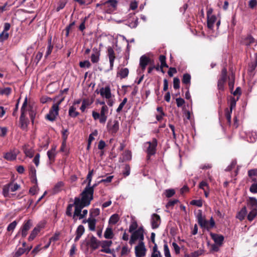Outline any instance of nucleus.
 Returning a JSON list of instances; mask_svg holds the SVG:
<instances>
[{
  "label": "nucleus",
  "instance_id": "f257e3e1",
  "mask_svg": "<svg viewBox=\"0 0 257 257\" xmlns=\"http://www.w3.org/2000/svg\"><path fill=\"white\" fill-rule=\"evenodd\" d=\"M81 197H75L74 198V217L77 216L82 212L83 208L88 206L91 201L88 200L83 196H80Z\"/></svg>",
  "mask_w": 257,
  "mask_h": 257
},
{
  "label": "nucleus",
  "instance_id": "f03ea898",
  "mask_svg": "<svg viewBox=\"0 0 257 257\" xmlns=\"http://www.w3.org/2000/svg\"><path fill=\"white\" fill-rule=\"evenodd\" d=\"M100 243L101 241L98 240L94 236L92 235L88 240L84 241L81 246L82 248L84 246L86 251L88 250L89 247L92 250H95L100 246Z\"/></svg>",
  "mask_w": 257,
  "mask_h": 257
},
{
  "label": "nucleus",
  "instance_id": "7ed1b4c3",
  "mask_svg": "<svg viewBox=\"0 0 257 257\" xmlns=\"http://www.w3.org/2000/svg\"><path fill=\"white\" fill-rule=\"evenodd\" d=\"M97 183L94 184L92 186L87 185L83 191L80 194V196H83L90 200L91 201L93 199V194L94 188L97 186Z\"/></svg>",
  "mask_w": 257,
  "mask_h": 257
},
{
  "label": "nucleus",
  "instance_id": "20e7f679",
  "mask_svg": "<svg viewBox=\"0 0 257 257\" xmlns=\"http://www.w3.org/2000/svg\"><path fill=\"white\" fill-rule=\"evenodd\" d=\"M107 130L112 135H115L119 128V124L117 120L109 119L106 125Z\"/></svg>",
  "mask_w": 257,
  "mask_h": 257
},
{
  "label": "nucleus",
  "instance_id": "39448f33",
  "mask_svg": "<svg viewBox=\"0 0 257 257\" xmlns=\"http://www.w3.org/2000/svg\"><path fill=\"white\" fill-rule=\"evenodd\" d=\"M20 186L17 183L13 184L10 182L4 186L3 188V194L5 197H10L9 191L15 192L18 190Z\"/></svg>",
  "mask_w": 257,
  "mask_h": 257
},
{
  "label": "nucleus",
  "instance_id": "423d86ee",
  "mask_svg": "<svg viewBox=\"0 0 257 257\" xmlns=\"http://www.w3.org/2000/svg\"><path fill=\"white\" fill-rule=\"evenodd\" d=\"M145 144L148 145V147L146 151L147 154L149 155H155L158 145L157 140L156 138H153L152 142H147Z\"/></svg>",
  "mask_w": 257,
  "mask_h": 257
},
{
  "label": "nucleus",
  "instance_id": "0eeeda50",
  "mask_svg": "<svg viewBox=\"0 0 257 257\" xmlns=\"http://www.w3.org/2000/svg\"><path fill=\"white\" fill-rule=\"evenodd\" d=\"M151 62V59L149 57L146 56V55H143L141 57L140 59V69L137 70V72L138 74H140L143 73L145 70L147 66Z\"/></svg>",
  "mask_w": 257,
  "mask_h": 257
},
{
  "label": "nucleus",
  "instance_id": "6e6552de",
  "mask_svg": "<svg viewBox=\"0 0 257 257\" xmlns=\"http://www.w3.org/2000/svg\"><path fill=\"white\" fill-rule=\"evenodd\" d=\"M135 250L136 257H144L146 255L147 249L144 242H139L138 245L136 246Z\"/></svg>",
  "mask_w": 257,
  "mask_h": 257
},
{
  "label": "nucleus",
  "instance_id": "1a4fd4ad",
  "mask_svg": "<svg viewBox=\"0 0 257 257\" xmlns=\"http://www.w3.org/2000/svg\"><path fill=\"white\" fill-rule=\"evenodd\" d=\"M58 114L59 110L57 109V107L52 106L49 110V113L45 116V118L49 121H54Z\"/></svg>",
  "mask_w": 257,
  "mask_h": 257
},
{
  "label": "nucleus",
  "instance_id": "9d476101",
  "mask_svg": "<svg viewBox=\"0 0 257 257\" xmlns=\"http://www.w3.org/2000/svg\"><path fill=\"white\" fill-rule=\"evenodd\" d=\"M29 123L28 118L26 117V113L21 112L20 117V124L19 126L23 130H26L28 127Z\"/></svg>",
  "mask_w": 257,
  "mask_h": 257
},
{
  "label": "nucleus",
  "instance_id": "9b49d317",
  "mask_svg": "<svg viewBox=\"0 0 257 257\" xmlns=\"http://www.w3.org/2000/svg\"><path fill=\"white\" fill-rule=\"evenodd\" d=\"M32 226V223L31 220L25 221L21 227V234L23 237H25L27 234L28 231Z\"/></svg>",
  "mask_w": 257,
  "mask_h": 257
},
{
  "label": "nucleus",
  "instance_id": "f8f14e48",
  "mask_svg": "<svg viewBox=\"0 0 257 257\" xmlns=\"http://www.w3.org/2000/svg\"><path fill=\"white\" fill-rule=\"evenodd\" d=\"M161 220L159 215L154 213L152 215L151 218V226L153 229L158 228L161 223Z\"/></svg>",
  "mask_w": 257,
  "mask_h": 257
},
{
  "label": "nucleus",
  "instance_id": "ddd939ff",
  "mask_svg": "<svg viewBox=\"0 0 257 257\" xmlns=\"http://www.w3.org/2000/svg\"><path fill=\"white\" fill-rule=\"evenodd\" d=\"M107 55L109 58L110 63V70H112L113 68L114 61L115 59L114 51L111 47H108L107 48Z\"/></svg>",
  "mask_w": 257,
  "mask_h": 257
},
{
  "label": "nucleus",
  "instance_id": "4468645a",
  "mask_svg": "<svg viewBox=\"0 0 257 257\" xmlns=\"http://www.w3.org/2000/svg\"><path fill=\"white\" fill-rule=\"evenodd\" d=\"M108 108L106 105L102 106L100 113V118H99V122L101 124H104L107 120V116L106 113L108 112Z\"/></svg>",
  "mask_w": 257,
  "mask_h": 257
},
{
  "label": "nucleus",
  "instance_id": "2eb2a0df",
  "mask_svg": "<svg viewBox=\"0 0 257 257\" xmlns=\"http://www.w3.org/2000/svg\"><path fill=\"white\" fill-rule=\"evenodd\" d=\"M247 206L250 210H257V199L253 197H249L246 200Z\"/></svg>",
  "mask_w": 257,
  "mask_h": 257
},
{
  "label": "nucleus",
  "instance_id": "dca6fc26",
  "mask_svg": "<svg viewBox=\"0 0 257 257\" xmlns=\"http://www.w3.org/2000/svg\"><path fill=\"white\" fill-rule=\"evenodd\" d=\"M95 92L98 93L99 92L96 90ZM99 93L102 96H104L106 99H109L111 97V91L109 86H107L105 88H101L100 89Z\"/></svg>",
  "mask_w": 257,
  "mask_h": 257
},
{
  "label": "nucleus",
  "instance_id": "f3484780",
  "mask_svg": "<svg viewBox=\"0 0 257 257\" xmlns=\"http://www.w3.org/2000/svg\"><path fill=\"white\" fill-rule=\"evenodd\" d=\"M247 175L252 183H257V168L248 170Z\"/></svg>",
  "mask_w": 257,
  "mask_h": 257
},
{
  "label": "nucleus",
  "instance_id": "a211bd4d",
  "mask_svg": "<svg viewBox=\"0 0 257 257\" xmlns=\"http://www.w3.org/2000/svg\"><path fill=\"white\" fill-rule=\"evenodd\" d=\"M211 236L216 244L219 246H221L224 240V237L223 235L215 233H211Z\"/></svg>",
  "mask_w": 257,
  "mask_h": 257
},
{
  "label": "nucleus",
  "instance_id": "6ab92c4d",
  "mask_svg": "<svg viewBox=\"0 0 257 257\" xmlns=\"http://www.w3.org/2000/svg\"><path fill=\"white\" fill-rule=\"evenodd\" d=\"M17 153L14 151H11L5 154L4 156V159L9 161H13L16 159Z\"/></svg>",
  "mask_w": 257,
  "mask_h": 257
},
{
  "label": "nucleus",
  "instance_id": "aec40b11",
  "mask_svg": "<svg viewBox=\"0 0 257 257\" xmlns=\"http://www.w3.org/2000/svg\"><path fill=\"white\" fill-rule=\"evenodd\" d=\"M197 222L199 225L201 226H204L205 224L206 223V220L205 217L202 215V210H199L197 215Z\"/></svg>",
  "mask_w": 257,
  "mask_h": 257
},
{
  "label": "nucleus",
  "instance_id": "412c9836",
  "mask_svg": "<svg viewBox=\"0 0 257 257\" xmlns=\"http://www.w3.org/2000/svg\"><path fill=\"white\" fill-rule=\"evenodd\" d=\"M30 175L31 182L37 185L38 182L36 177V170L33 166H31L30 168Z\"/></svg>",
  "mask_w": 257,
  "mask_h": 257
},
{
  "label": "nucleus",
  "instance_id": "4be33fe9",
  "mask_svg": "<svg viewBox=\"0 0 257 257\" xmlns=\"http://www.w3.org/2000/svg\"><path fill=\"white\" fill-rule=\"evenodd\" d=\"M129 73V70L127 68H121L117 72V76H119L120 79H123L127 77Z\"/></svg>",
  "mask_w": 257,
  "mask_h": 257
},
{
  "label": "nucleus",
  "instance_id": "5701e85b",
  "mask_svg": "<svg viewBox=\"0 0 257 257\" xmlns=\"http://www.w3.org/2000/svg\"><path fill=\"white\" fill-rule=\"evenodd\" d=\"M247 214V209L246 206H244L242 209L238 212L236 215V218L239 220H243Z\"/></svg>",
  "mask_w": 257,
  "mask_h": 257
},
{
  "label": "nucleus",
  "instance_id": "b1692460",
  "mask_svg": "<svg viewBox=\"0 0 257 257\" xmlns=\"http://www.w3.org/2000/svg\"><path fill=\"white\" fill-rule=\"evenodd\" d=\"M88 228L90 231H95L96 223V219L94 218L89 217L87 219Z\"/></svg>",
  "mask_w": 257,
  "mask_h": 257
},
{
  "label": "nucleus",
  "instance_id": "393cba45",
  "mask_svg": "<svg viewBox=\"0 0 257 257\" xmlns=\"http://www.w3.org/2000/svg\"><path fill=\"white\" fill-rule=\"evenodd\" d=\"M55 150V148H53L47 152V154L50 161V164H52L55 162L56 156Z\"/></svg>",
  "mask_w": 257,
  "mask_h": 257
},
{
  "label": "nucleus",
  "instance_id": "a878e982",
  "mask_svg": "<svg viewBox=\"0 0 257 257\" xmlns=\"http://www.w3.org/2000/svg\"><path fill=\"white\" fill-rule=\"evenodd\" d=\"M207 18V27L209 29H213V25L215 22L216 21V17L215 15H212L209 17L208 14Z\"/></svg>",
  "mask_w": 257,
  "mask_h": 257
},
{
  "label": "nucleus",
  "instance_id": "bb28decb",
  "mask_svg": "<svg viewBox=\"0 0 257 257\" xmlns=\"http://www.w3.org/2000/svg\"><path fill=\"white\" fill-rule=\"evenodd\" d=\"M53 45L52 44V37H50L48 41V46L47 48V51L45 55V57L46 58L48 57L52 53L53 49Z\"/></svg>",
  "mask_w": 257,
  "mask_h": 257
},
{
  "label": "nucleus",
  "instance_id": "cd10ccee",
  "mask_svg": "<svg viewBox=\"0 0 257 257\" xmlns=\"http://www.w3.org/2000/svg\"><path fill=\"white\" fill-rule=\"evenodd\" d=\"M255 42V39L251 35H248L243 40L244 45L249 46Z\"/></svg>",
  "mask_w": 257,
  "mask_h": 257
},
{
  "label": "nucleus",
  "instance_id": "c85d7f7f",
  "mask_svg": "<svg viewBox=\"0 0 257 257\" xmlns=\"http://www.w3.org/2000/svg\"><path fill=\"white\" fill-rule=\"evenodd\" d=\"M215 223L212 217L210 219L209 222L206 220V223L205 224L204 226H201L202 228H205L209 230L215 226Z\"/></svg>",
  "mask_w": 257,
  "mask_h": 257
},
{
  "label": "nucleus",
  "instance_id": "c756f323",
  "mask_svg": "<svg viewBox=\"0 0 257 257\" xmlns=\"http://www.w3.org/2000/svg\"><path fill=\"white\" fill-rule=\"evenodd\" d=\"M228 86L230 91L231 92L234 88V84L235 81V74L233 73H231V74L230 76L228 77Z\"/></svg>",
  "mask_w": 257,
  "mask_h": 257
},
{
  "label": "nucleus",
  "instance_id": "7c9ffc66",
  "mask_svg": "<svg viewBox=\"0 0 257 257\" xmlns=\"http://www.w3.org/2000/svg\"><path fill=\"white\" fill-rule=\"evenodd\" d=\"M182 83L186 86H190L191 83V75L188 73H185L183 75L182 80Z\"/></svg>",
  "mask_w": 257,
  "mask_h": 257
},
{
  "label": "nucleus",
  "instance_id": "2f4dec72",
  "mask_svg": "<svg viewBox=\"0 0 257 257\" xmlns=\"http://www.w3.org/2000/svg\"><path fill=\"white\" fill-rule=\"evenodd\" d=\"M76 108L74 105H72L69 107L68 114L70 117L74 118L79 114V112L76 111Z\"/></svg>",
  "mask_w": 257,
  "mask_h": 257
},
{
  "label": "nucleus",
  "instance_id": "473e14b6",
  "mask_svg": "<svg viewBox=\"0 0 257 257\" xmlns=\"http://www.w3.org/2000/svg\"><path fill=\"white\" fill-rule=\"evenodd\" d=\"M104 236L106 239H112L113 237V233L112 228L107 227L104 232Z\"/></svg>",
  "mask_w": 257,
  "mask_h": 257
},
{
  "label": "nucleus",
  "instance_id": "72a5a7b5",
  "mask_svg": "<svg viewBox=\"0 0 257 257\" xmlns=\"http://www.w3.org/2000/svg\"><path fill=\"white\" fill-rule=\"evenodd\" d=\"M142 232H144V228L143 226L140 227L137 230L133 232L132 235L136 239H139L140 235Z\"/></svg>",
  "mask_w": 257,
  "mask_h": 257
},
{
  "label": "nucleus",
  "instance_id": "f704fd0d",
  "mask_svg": "<svg viewBox=\"0 0 257 257\" xmlns=\"http://www.w3.org/2000/svg\"><path fill=\"white\" fill-rule=\"evenodd\" d=\"M227 79V71L225 67H224L221 72L220 78L218 80L226 81Z\"/></svg>",
  "mask_w": 257,
  "mask_h": 257
},
{
  "label": "nucleus",
  "instance_id": "c9c22d12",
  "mask_svg": "<svg viewBox=\"0 0 257 257\" xmlns=\"http://www.w3.org/2000/svg\"><path fill=\"white\" fill-rule=\"evenodd\" d=\"M40 230L39 228L35 227L34 229L32 231L28 238L29 241L33 240L35 238L38 233L40 232Z\"/></svg>",
  "mask_w": 257,
  "mask_h": 257
},
{
  "label": "nucleus",
  "instance_id": "e433bc0d",
  "mask_svg": "<svg viewBox=\"0 0 257 257\" xmlns=\"http://www.w3.org/2000/svg\"><path fill=\"white\" fill-rule=\"evenodd\" d=\"M63 186L64 183L62 182H58L53 188V192L54 193H58L60 192Z\"/></svg>",
  "mask_w": 257,
  "mask_h": 257
},
{
  "label": "nucleus",
  "instance_id": "4c0bfd02",
  "mask_svg": "<svg viewBox=\"0 0 257 257\" xmlns=\"http://www.w3.org/2000/svg\"><path fill=\"white\" fill-rule=\"evenodd\" d=\"M119 219V215L117 214H114L110 216L109 219V223L115 224L118 221Z\"/></svg>",
  "mask_w": 257,
  "mask_h": 257
},
{
  "label": "nucleus",
  "instance_id": "58836bf2",
  "mask_svg": "<svg viewBox=\"0 0 257 257\" xmlns=\"http://www.w3.org/2000/svg\"><path fill=\"white\" fill-rule=\"evenodd\" d=\"M117 0H108L104 3H102V5H108L111 8L115 9L117 7Z\"/></svg>",
  "mask_w": 257,
  "mask_h": 257
},
{
  "label": "nucleus",
  "instance_id": "ea45409f",
  "mask_svg": "<svg viewBox=\"0 0 257 257\" xmlns=\"http://www.w3.org/2000/svg\"><path fill=\"white\" fill-rule=\"evenodd\" d=\"M12 88L9 87L0 89V94L1 95L9 96L12 93Z\"/></svg>",
  "mask_w": 257,
  "mask_h": 257
},
{
  "label": "nucleus",
  "instance_id": "a19ab883",
  "mask_svg": "<svg viewBox=\"0 0 257 257\" xmlns=\"http://www.w3.org/2000/svg\"><path fill=\"white\" fill-rule=\"evenodd\" d=\"M96 53L95 54H92L91 56V61L92 63H95L98 62L99 61V52H97V49H95Z\"/></svg>",
  "mask_w": 257,
  "mask_h": 257
},
{
  "label": "nucleus",
  "instance_id": "79ce46f5",
  "mask_svg": "<svg viewBox=\"0 0 257 257\" xmlns=\"http://www.w3.org/2000/svg\"><path fill=\"white\" fill-rule=\"evenodd\" d=\"M257 214V210H251L247 216V219L251 221L255 218Z\"/></svg>",
  "mask_w": 257,
  "mask_h": 257
},
{
  "label": "nucleus",
  "instance_id": "37998d69",
  "mask_svg": "<svg viewBox=\"0 0 257 257\" xmlns=\"http://www.w3.org/2000/svg\"><path fill=\"white\" fill-rule=\"evenodd\" d=\"M73 206H74V202L73 204L68 205L66 210V214L68 216L71 217L72 216V208Z\"/></svg>",
  "mask_w": 257,
  "mask_h": 257
},
{
  "label": "nucleus",
  "instance_id": "c03bdc74",
  "mask_svg": "<svg viewBox=\"0 0 257 257\" xmlns=\"http://www.w3.org/2000/svg\"><path fill=\"white\" fill-rule=\"evenodd\" d=\"M100 214V210L99 208H94L90 211V217L92 218H94Z\"/></svg>",
  "mask_w": 257,
  "mask_h": 257
},
{
  "label": "nucleus",
  "instance_id": "a18cd8bd",
  "mask_svg": "<svg viewBox=\"0 0 257 257\" xmlns=\"http://www.w3.org/2000/svg\"><path fill=\"white\" fill-rule=\"evenodd\" d=\"M85 228L82 225H79L76 229V234L81 236L84 233Z\"/></svg>",
  "mask_w": 257,
  "mask_h": 257
},
{
  "label": "nucleus",
  "instance_id": "49530a36",
  "mask_svg": "<svg viewBox=\"0 0 257 257\" xmlns=\"http://www.w3.org/2000/svg\"><path fill=\"white\" fill-rule=\"evenodd\" d=\"M9 37V34L8 32L3 31L0 34V42H3L7 40Z\"/></svg>",
  "mask_w": 257,
  "mask_h": 257
},
{
  "label": "nucleus",
  "instance_id": "de8ad7c7",
  "mask_svg": "<svg viewBox=\"0 0 257 257\" xmlns=\"http://www.w3.org/2000/svg\"><path fill=\"white\" fill-rule=\"evenodd\" d=\"M123 159L125 161H130L132 159V153L130 151L126 150L123 155Z\"/></svg>",
  "mask_w": 257,
  "mask_h": 257
},
{
  "label": "nucleus",
  "instance_id": "09e8293b",
  "mask_svg": "<svg viewBox=\"0 0 257 257\" xmlns=\"http://www.w3.org/2000/svg\"><path fill=\"white\" fill-rule=\"evenodd\" d=\"M112 242L111 240H103L101 241L100 246L102 248L109 247L112 245Z\"/></svg>",
  "mask_w": 257,
  "mask_h": 257
},
{
  "label": "nucleus",
  "instance_id": "8fccbe9b",
  "mask_svg": "<svg viewBox=\"0 0 257 257\" xmlns=\"http://www.w3.org/2000/svg\"><path fill=\"white\" fill-rule=\"evenodd\" d=\"M29 104L28 103V98L26 97L23 103L22 106L21 108V112L26 113L27 111V107H28Z\"/></svg>",
  "mask_w": 257,
  "mask_h": 257
},
{
  "label": "nucleus",
  "instance_id": "3c124183",
  "mask_svg": "<svg viewBox=\"0 0 257 257\" xmlns=\"http://www.w3.org/2000/svg\"><path fill=\"white\" fill-rule=\"evenodd\" d=\"M232 112H230V110L228 108L225 109V115L229 125L231 123V114Z\"/></svg>",
  "mask_w": 257,
  "mask_h": 257
},
{
  "label": "nucleus",
  "instance_id": "603ef678",
  "mask_svg": "<svg viewBox=\"0 0 257 257\" xmlns=\"http://www.w3.org/2000/svg\"><path fill=\"white\" fill-rule=\"evenodd\" d=\"M26 251V248L23 247H19L17 251L15 252L14 257H19Z\"/></svg>",
  "mask_w": 257,
  "mask_h": 257
},
{
  "label": "nucleus",
  "instance_id": "864d4df0",
  "mask_svg": "<svg viewBox=\"0 0 257 257\" xmlns=\"http://www.w3.org/2000/svg\"><path fill=\"white\" fill-rule=\"evenodd\" d=\"M93 174V170H89V172L87 175L86 179L85 181H84V183H85L86 181H87V184L90 185V184L91 182L92 181V178Z\"/></svg>",
  "mask_w": 257,
  "mask_h": 257
},
{
  "label": "nucleus",
  "instance_id": "5fc2aeb1",
  "mask_svg": "<svg viewBox=\"0 0 257 257\" xmlns=\"http://www.w3.org/2000/svg\"><path fill=\"white\" fill-rule=\"evenodd\" d=\"M175 193V191L173 189H167L165 190L164 194L166 197L170 198L172 197Z\"/></svg>",
  "mask_w": 257,
  "mask_h": 257
},
{
  "label": "nucleus",
  "instance_id": "6e6d98bb",
  "mask_svg": "<svg viewBox=\"0 0 257 257\" xmlns=\"http://www.w3.org/2000/svg\"><path fill=\"white\" fill-rule=\"evenodd\" d=\"M127 101V98L126 97L124 98L122 100V102L119 104L118 107L116 109V112H117L118 113V112H120L121 111L123 107L126 104Z\"/></svg>",
  "mask_w": 257,
  "mask_h": 257
},
{
  "label": "nucleus",
  "instance_id": "4d7b16f0",
  "mask_svg": "<svg viewBox=\"0 0 257 257\" xmlns=\"http://www.w3.org/2000/svg\"><path fill=\"white\" fill-rule=\"evenodd\" d=\"M226 81L218 80L217 83V88L219 91H223L224 90V85Z\"/></svg>",
  "mask_w": 257,
  "mask_h": 257
},
{
  "label": "nucleus",
  "instance_id": "13d9d810",
  "mask_svg": "<svg viewBox=\"0 0 257 257\" xmlns=\"http://www.w3.org/2000/svg\"><path fill=\"white\" fill-rule=\"evenodd\" d=\"M18 222L16 220L14 221L12 223L9 224L8 226L7 227V230L8 231H13L14 229L16 228Z\"/></svg>",
  "mask_w": 257,
  "mask_h": 257
},
{
  "label": "nucleus",
  "instance_id": "bf43d9fd",
  "mask_svg": "<svg viewBox=\"0 0 257 257\" xmlns=\"http://www.w3.org/2000/svg\"><path fill=\"white\" fill-rule=\"evenodd\" d=\"M236 102V100H235V99L234 97H231V98H230V104H229V110H230V112H232L233 108L235 107Z\"/></svg>",
  "mask_w": 257,
  "mask_h": 257
},
{
  "label": "nucleus",
  "instance_id": "052dcab7",
  "mask_svg": "<svg viewBox=\"0 0 257 257\" xmlns=\"http://www.w3.org/2000/svg\"><path fill=\"white\" fill-rule=\"evenodd\" d=\"M180 79L178 77H175L173 79V87L175 89H178L180 88Z\"/></svg>",
  "mask_w": 257,
  "mask_h": 257
},
{
  "label": "nucleus",
  "instance_id": "680f3d73",
  "mask_svg": "<svg viewBox=\"0 0 257 257\" xmlns=\"http://www.w3.org/2000/svg\"><path fill=\"white\" fill-rule=\"evenodd\" d=\"M131 167L129 165L126 164L124 167V170L122 174L124 177L128 176L130 174Z\"/></svg>",
  "mask_w": 257,
  "mask_h": 257
},
{
  "label": "nucleus",
  "instance_id": "e2e57ef3",
  "mask_svg": "<svg viewBox=\"0 0 257 257\" xmlns=\"http://www.w3.org/2000/svg\"><path fill=\"white\" fill-rule=\"evenodd\" d=\"M91 64L88 60L81 61L79 62V66L81 68H84L85 67H86L87 68H89Z\"/></svg>",
  "mask_w": 257,
  "mask_h": 257
},
{
  "label": "nucleus",
  "instance_id": "0e129e2a",
  "mask_svg": "<svg viewBox=\"0 0 257 257\" xmlns=\"http://www.w3.org/2000/svg\"><path fill=\"white\" fill-rule=\"evenodd\" d=\"M190 204L200 207L202 206V201L201 200H192L190 202Z\"/></svg>",
  "mask_w": 257,
  "mask_h": 257
},
{
  "label": "nucleus",
  "instance_id": "69168bd1",
  "mask_svg": "<svg viewBox=\"0 0 257 257\" xmlns=\"http://www.w3.org/2000/svg\"><path fill=\"white\" fill-rule=\"evenodd\" d=\"M178 202V200L174 199L170 200L166 205V207L169 209L170 207H173Z\"/></svg>",
  "mask_w": 257,
  "mask_h": 257
},
{
  "label": "nucleus",
  "instance_id": "338daca9",
  "mask_svg": "<svg viewBox=\"0 0 257 257\" xmlns=\"http://www.w3.org/2000/svg\"><path fill=\"white\" fill-rule=\"evenodd\" d=\"M164 254L166 257H171L169 247L167 243L164 245Z\"/></svg>",
  "mask_w": 257,
  "mask_h": 257
},
{
  "label": "nucleus",
  "instance_id": "774afa93",
  "mask_svg": "<svg viewBox=\"0 0 257 257\" xmlns=\"http://www.w3.org/2000/svg\"><path fill=\"white\" fill-rule=\"evenodd\" d=\"M249 190L252 193H257V183H252L250 186Z\"/></svg>",
  "mask_w": 257,
  "mask_h": 257
}]
</instances>
